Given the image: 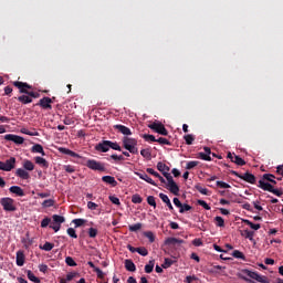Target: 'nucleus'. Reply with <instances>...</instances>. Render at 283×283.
I'll use <instances>...</instances> for the list:
<instances>
[{
    "label": "nucleus",
    "mask_w": 283,
    "mask_h": 283,
    "mask_svg": "<svg viewBox=\"0 0 283 283\" xmlns=\"http://www.w3.org/2000/svg\"><path fill=\"white\" fill-rule=\"evenodd\" d=\"M158 171L163 172V176L166 177L167 180V189H169L170 193H174V196H178L180 192V187H178V184L174 181V177L171 174H169V167L165 165V163L159 161L157 164Z\"/></svg>",
    "instance_id": "f257e3e1"
},
{
    "label": "nucleus",
    "mask_w": 283,
    "mask_h": 283,
    "mask_svg": "<svg viewBox=\"0 0 283 283\" xmlns=\"http://www.w3.org/2000/svg\"><path fill=\"white\" fill-rule=\"evenodd\" d=\"M123 145L129 154H138V148L136 147L138 145V140L135 138L124 137Z\"/></svg>",
    "instance_id": "f03ea898"
},
{
    "label": "nucleus",
    "mask_w": 283,
    "mask_h": 283,
    "mask_svg": "<svg viewBox=\"0 0 283 283\" xmlns=\"http://www.w3.org/2000/svg\"><path fill=\"white\" fill-rule=\"evenodd\" d=\"M0 205L3 207L4 211H17V205L14 199L6 197L0 200Z\"/></svg>",
    "instance_id": "7ed1b4c3"
},
{
    "label": "nucleus",
    "mask_w": 283,
    "mask_h": 283,
    "mask_svg": "<svg viewBox=\"0 0 283 283\" xmlns=\"http://www.w3.org/2000/svg\"><path fill=\"white\" fill-rule=\"evenodd\" d=\"M148 127L149 129H153L154 132H156L157 134H160L161 136H167L169 134V132H167V128H165V125L160 122H154Z\"/></svg>",
    "instance_id": "20e7f679"
},
{
    "label": "nucleus",
    "mask_w": 283,
    "mask_h": 283,
    "mask_svg": "<svg viewBox=\"0 0 283 283\" xmlns=\"http://www.w3.org/2000/svg\"><path fill=\"white\" fill-rule=\"evenodd\" d=\"M86 167H88V169H92L93 171H105V165L94 159H88L86 161Z\"/></svg>",
    "instance_id": "39448f33"
},
{
    "label": "nucleus",
    "mask_w": 283,
    "mask_h": 283,
    "mask_svg": "<svg viewBox=\"0 0 283 283\" xmlns=\"http://www.w3.org/2000/svg\"><path fill=\"white\" fill-rule=\"evenodd\" d=\"M245 275H248V277H251V280H255V282L269 283V277L260 275L256 272L247 270Z\"/></svg>",
    "instance_id": "423d86ee"
},
{
    "label": "nucleus",
    "mask_w": 283,
    "mask_h": 283,
    "mask_svg": "<svg viewBox=\"0 0 283 283\" xmlns=\"http://www.w3.org/2000/svg\"><path fill=\"white\" fill-rule=\"evenodd\" d=\"M245 275H248V277H251V280H255V282L269 283V277L260 275L256 272L247 270Z\"/></svg>",
    "instance_id": "0eeeda50"
},
{
    "label": "nucleus",
    "mask_w": 283,
    "mask_h": 283,
    "mask_svg": "<svg viewBox=\"0 0 283 283\" xmlns=\"http://www.w3.org/2000/svg\"><path fill=\"white\" fill-rule=\"evenodd\" d=\"M4 140H11V143H14L15 145H23V143H25V139L23 137L12 134L6 135Z\"/></svg>",
    "instance_id": "6e6552de"
},
{
    "label": "nucleus",
    "mask_w": 283,
    "mask_h": 283,
    "mask_svg": "<svg viewBox=\"0 0 283 283\" xmlns=\"http://www.w3.org/2000/svg\"><path fill=\"white\" fill-rule=\"evenodd\" d=\"M13 85L20 90L21 94H28V90H32V86L24 82H13Z\"/></svg>",
    "instance_id": "1a4fd4ad"
},
{
    "label": "nucleus",
    "mask_w": 283,
    "mask_h": 283,
    "mask_svg": "<svg viewBox=\"0 0 283 283\" xmlns=\"http://www.w3.org/2000/svg\"><path fill=\"white\" fill-rule=\"evenodd\" d=\"M42 109H52V98L50 97H43L38 103Z\"/></svg>",
    "instance_id": "9d476101"
},
{
    "label": "nucleus",
    "mask_w": 283,
    "mask_h": 283,
    "mask_svg": "<svg viewBox=\"0 0 283 283\" xmlns=\"http://www.w3.org/2000/svg\"><path fill=\"white\" fill-rule=\"evenodd\" d=\"M6 171H12L17 167V158L10 157L4 161Z\"/></svg>",
    "instance_id": "9b49d317"
},
{
    "label": "nucleus",
    "mask_w": 283,
    "mask_h": 283,
    "mask_svg": "<svg viewBox=\"0 0 283 283\" xmlns=\"http://www.w3.org/2000/svg\"><path fill=\"white\" fill-rule=\"evenodd\" d=\"M114 129L118 130L119 134H123L124 136H132V129H129L127 126L117 124L114 126Z\"/></svg>",
    "instance_id": "f8f14e48"
},
{
    "label": "nucleus",
    "mask_w": 283,
    "mask_h": 283,
    "mask_svg": "<svg viewBox=\"0 0 283 283\" xmlns=\"http://www.w3.org/2000/svg\"><path fill=\"white\" fill-rule=\"evenodd\" d=\"M165 244H167L168 247H177L180 244H185V241L182 239L168 238L166 239Z\"/></svg>",
    "instance_id": "ddd939ff"
},
{
    "label": "nucleus",
    "mask_w": 283,
    "mask_h": 283,
    "mask_svg": "<svg viewBox=\"0 0 283 283\" xmlns=\"http://www.w3.org/2000/svg\"><path fill=\"white\" fill-rule=\"evenodd\" d=\"M239 178H241V180H245V182H250V185H255V176L253 174L245 172L243 175H239Z\"/></svg>",
    "instance_id": "4468645a"
},
{
    "label": "nucleus",
    "mask_w": 283,
    "mask_h": 283,
    "mask_svg": "<svg viewBox=\"0 0 283 283\" xmlns=\"http://www.w3.org/2000/svg\"><path fill=\"white\" fill-rule=\"evenodd\" d=\"M15 176H18V178H21L22 180L30 179V172H28V170L24 168H18L15 170Z\"/></svg>",
    "instance_id": "2eb2a0df"
},
{
    "label": "nucleus",
    "mask_w": 283,
    "mask_h": 283,
    "mask_svg": "<svg viewBox=\"0 0 283 283\" xmlns=\"http://www.w3.org/2000/svg\"><path fill=\"white\" fill-rule=\"evenodd\" d=\"M9 191H10V193H14L15 196H19L20 198H23V196H25V192L19 186L10 187Z\"/></svg>",
    "instance_id": "dca6fc26"
},
{
    "label": "nucleus",
    "mask_w": 283,
    "mask_h": 283,
    "mask_svg": "<svg viewBox=\"0 0 283 283\" xmlns=\"http://www.w3.org/2000/svg\"><path fill=\"white\" fill-rule=\"evenodd\" d=\"M60 154H65L66 156H71L72 158H81V156L69 148L60 147L59 148Z\"/></svg>",
    "instance_id": "f3484780"
},
{
    "label": "nucleus",
    "mask_w": 283,
    "mask_h": 283,
    "mask_svg": "<svg viewBox=\"0 0 283 283\" xmlns=\"http://www.w3.org/2000/svg\"><path fill=\"white\" fill-rule=\"evenodd\" d=\"M97 151H109V140H104L96 146Z\"/></svg>",
    "instance_id": "a211bd4d"
},
{
    "label": "nucleus",
    "mask_w": 283,
    "mask_h": 283,
    "mask_svg": "<svg viewBox=\"0 0 283 283\" xmlns=\"http://www.w3.org/2000/svg\"><path fill=\"white\" fill-rule=\"evenodd\" d=\"M25 264V254H23V251L17 252V265L23 266Z\"/></svg>",
    "instance_id": "6ab92c4d"
},
{
    "label": "nucleus",
    "mask_w": 283,
    "mask_h": 283,
    "mask_svg": "<svg viewBox=\"0 0 283 283\" xmlns=\"http://www.w3.org/2000/svg\"><path fill=\"white\" fill-rule=\"evenodd\" d=\"M103 182H106V185H112V187H116L118 185V181L112 176H104L102 177Z\"/></svg>",
    "instance_id": "aec40b11"
},
{
    "label": "nucleus",
    "mask_w": 283,
    "mask_h": 283,
    "mask_svg": "<svg viewBox=\"0 0 283 283\" xmlns=\"http://www.w3.org/2000/svg\"><path fill=\"white\" fill-rule=\"evenodd\" d=\"M159 198L160 200H163V202H165L168 207V209H170V211H174V206L171 205V200H169V197L165 193H159Z\"/></svg>",
    "instance_id": "412c9836"
},
{
    "label": "nucleus",
    "mask_w": 283,
    "mask_h": 283,
    "mask_svg": "<svg viewBox=\"0 0 283 283\" xmlns=\"http://www.w3.org/2000/svg\"><path fill=\"white\" fill-rule=\"evenodd\" d=\"M22 167L27 171H34V163H32L30 159H24Z\"/></svg>",
    "instance_id": "4be33fe9"
},
{
    "label": "nucleus",
    "mask_w": 283,
    "mask_h": 283,
    "mask_svg": "<svg viewBox=\"0 0 283 283\" xmlns=\"http://www.w3.org/2000/svg\"><path fill=\"white\" fill-rule=\"evenodd\" d=\"M259 187L260 189H263V191H271V189H273V186L264 181V179L259 180Z\"/></svg>",
    "instance_id": "5701e85b"
},
{
    "label": "nucleus",
    "mask_w": 283,
    "mask_h": 283,
    "mask_svg": "<svg viewBox=\"0 0 283 283\" xmlns=\"http://www.w3.org/2000/svg\"><path fill=\"white\" fill-rule=\"evenodd\" d=\"M32 154H41L42 156H45V150H43V146L40 144H35L31 148Z\"/></svg>",
    "instance_id": "b1692460"
},
{
    "label": "nucleus",
    "mask_w": 283,
    "mask_h": 283,
    "mask_svg": "<svg viewBox=\"0 0 283 283\" xmlns=\"http://www.w3.org/2000/svg\"><path fill=\"white\" fill-rule=\"evenodd\" d=\"M34 160L36 165H39L40 167H44V169H48V167H50L48 160H45V158L43 157H35Z\"/></svg>",
    "instance_id": "393cba45"
},
{
    "label": "nucleus",
    "mask_w": 283,
    "mask_h": 283,
    "mask_svg": "<svg viewBox=\"0 0 283 283\" xmlns=\"http://www.w3.org/2000/svg\"><path fill=\"white\" fill-rule=\"evenodd\" d=\"M137 176H139V178H140L142 180H145V181L148 182L149 185H153L154 187H156L155 181H154L149 176H147V174L137 172Z\"/></svg>",
    "instance_id": "a878e982"
},
{
    "label": "nucleus",
    "mask_w": 283,
    "mask_h": 283,
    "mask_svg": "<svg viewBox=\"0 0 283 283\" xmlns=\"http://www.w3.org/2000/svg\"><path fill=\"white\" fill-rule=\"evenodd\" d=\"M125 269L126 271H130L134 272L136 271V264H134V262L129 259L125 260Z\"/></svg>",
    "instance_id": "bb28decb"
},
{
    "label": "nucleus",
    "mask_w": 283,
    "mask_h": 283,
    "mask_svg": "<svg viewBox=\"0 0 283 283\" xmlns=\"http://www.w3.org/2000/svg\"><path fill=\"white\" fill-rule=\"evenodd\" d=\"M18 101L23 105H28V103H32V97H30L29 95H21L18 97Z\"/></svg>",
    "instance_id": "cd10ccee"
},
{
    "label": "nucleus",
    "mask_w": 283,
    "mask_h": 283,
    "mask_svg": "<svg viewBox=\"0 0 283 283\" xmlns=\"http://www.w3.org/2000/svg\"><path fill=\"white\" fill-rule=\"evenodd\" d=\"M53 222L54 224H63V222H65V217L63 216H59V214H53Z\"/></svg>",
    "instance_id": "c85d7f7f"
},
{
    "label": "nucleus",
    "mask_w": 283,
    "mask_h": 283,
    "mask_svg": "<svg viewBox=\"0 0 283 283\" xmlns=\"http://www.w3.org/2000/svg\"><path fill=\"white\" fill-rule=\"evenodd\" d=\"M184 139L186 142V145H193V140H196V137L191 134H188L184 136Z\"/></svg>",
    "instance_id": "c756f323"
},
{
    "label": "nucleus",
    "mask_w": 283,
    "mask_h": 283,
    "mask_svg": "<svg viewBox=\"0 0 283 283\" xmlns=\"http://www.w3.org/2000/svg\"><path fill=\"white\" fill-rule=\"evenodd\" d=\"M27 275H28V277L31 282H34V283H40L41 282V280H39V277H36L34 275V273H32V271H30V270L28 271Z\"/></svg>",
    "instance_id": "7c9ffc66"
},
{
    "label": "nucleus",
    "mask_w": 283,
    "mask_h": 283,
    "mask_svg": "<svg viewBox=\"0 0 283 283\" xmlns=\"http://www.w3.org/2000/svg\"><path fill=\"white\" fill-rule=\"evenodd\" d=\"M128 229L132 232L140 231L143 229V223H135L133 226H129Z\"/></svg>",
    "instance_id": "2f4dec72"
},
{
    "label": "nucleus",
    "mask_w": 283,
    "mask_h": 283,
    "mask_svg": "<svg viewBox=\"0 0 283 283\" xmlns=\"http://www.w3.org/2000/svg\"><path fill=\"white\" fill-rule=\"evenodd\" d=\"M244 223L248 224V227H250L251 229H253L254 231H258L260 229V223H253L249 220H244Z\"/></svg>",
    "instance_id": "473e14b6"
},
{
    "label": "nucleus",
    "mask_w": 283,
    "mask_h": 283,
    "mask_svg": "<svg viewBox=\"0 0 283 283\" xmlns=\"http://www.w3.org/2000/svg\"><path fill=\"white\" fill-rule=\"evenodd\" d=\"M154 260L149 261V263L145 265V273H151L154 271Z\"/></svg>",
    "instance_id": "72a5a7b5"
},
{
    "label": "nucleus",
    "mask_w": 283,
    "mask_h": 283,
    "mask_svg": "<svg viewBox=\"0 0 283 283\" xmlns=\"http://www.w3.org/2000/svg\"><path fill=\"white\" fill-rule=\"evenodd\" d=\"M263 180H268V182H273V185H275V176H273L272 174H265L263 175Z\"/></svg>",
    "instance_id": "f704fd0d"
},
{
    "label": "nucleus",
    "mask_w": 283,
    "mask_h": 283,
    "mask_svg": "<svg viewBox=\"0 0 283 283\" xmlns=\"http://www.w3.org/2000/svg\"><path fill=\"white\" fill-rule=\"evenodd\" d=\"M235 165H239L240 167H244V165H247V161H244V159H242L240 156H234V161Z\"/></svg>",
    "instance_id": "c9c22d12"
},
{
    "label": "nucleus",
    "mask_w": 283,
    "mask_h": 283,
    "mask_svg": "<svg viewBox=\"0 0 283 283\" xmlns=\"http://www.w3.org/2000/svg\"><path fill=\"white\" fill-rule=\"evenodd\" d=\"M42 207L44 209H48L49 207H54V199H46L42 202Z\"/></svg>",
    "instance_id": "e433bc0d"
},
{
    "label": "nucleus",
    "mask_w": 283,
    "mask_h": 283,
    "mask_svg": "<svg viewBox=\"0 0 283 283\" xmlns=\"http://www.w3.org/2000/svg\"><path fill=\"white\" fill-rule=\"evenodd\" d=\"M132 202H134V205H140V202H143V198L140 197V195H134L132 197Z\"/></svg>",
    "instance_id": "4c0bfd02"
},
{
    "label": "nucleus",
    "mask_w": 283,
    "mask_h": 283,
    "mask_svg": "<svg viewBox=\"0 0 283 283\" xmlns=\"http://www.w3.org/2000/svg\"><path fill=\"white\" fill-rule=\"evenodd\" d=\"M144 235H145V238H148L149 242H155V240H156V237L154 235V232H151V231L144 232Z\"/></svg>",
    "instance_id": "58836bf2"
},
{
    "label": "nucleus",
    "mask_w": 283,
    "mask_h": 283,
    "mask_svg": "<svg viewBox=\"0 0 283 283\" xmlns=\"http://www.w3.org/2000/svg\"><path fill=\"white\" fill-rule=\"evenodd\" d=\"M65 263L67 264V266H76V261H74L72 256H66Z\"/></svg>",
    "instance_id": "ea45409f"
},
{
    "label": "nucleus",
    "mask_w": 283,
    "mask_h": 283,
    "mask_svg": "<svg viewBox=\"0 0 283 283\" xmlns=\"http://www.w3.org/2000/svg\"><path fill=\"white\" fill-rule=\"evenodd\" d=\"M108 145H109V149H115V151H120V146L118 145V143H113L108 140Z\"/></svg>",
    "instance_id": "a19ab883"
},
{
    "label": "nucleus",
    "mask_w": 283,
    "mask_h": 283,
    "mask_svg": "<svg viewBox=\"0 0 283 283\" xmlns=\"http://www.w3.org/2000/svg\"><path fill=\"white\" fill-rule=\"evenodd\" d=\"M198 205H200V207H203V209H206V211H211V207L205 200H198Z\"/></svg>",
    "instance_id": "79ce46f5"
},
{
    "label": "nucleus",
    "mask_w": 283,
    "mask_h": 283,
    "mask_svg": "<svg viewBox=\"0 0 283 283\" xmlns=\"http://www.w3.org/2000/svg\"><path fill=\"white\" fill-rule=\"evenodd\" d=\"M233 258H237L238 260H244V254L240 252L239 250H234L232 253Z\"/></svg>",
    "instance_id": "37998d69"
},
{
    "label": "nucleus",
    "mask_w": 283,
    "mask_h": 283,
    "mask_svg": "<svg viewBox=\"0 0 283 283\" xmlns=\"http://www.w3.org/2000/svg\"><path fill=\"white\" fill-rule=\"evenodd\" d=\"M140 155L147 159L151 158V151H149V149H142Z\"/></svg>",
    "instance_id": "c03bdc74"
},
{
    "label": "nucleus",
    "mask_w": 283,
    "mask_h": 283,
    "mask_svg": "<svg viewBox=\"0 0 283 283\" xmlns=\"http://www.w3.org/2000/svg\"><path fill=\"white\" fill-rule=\"evenodd\" d=\"M41 249L43 251H52V249H54V244L50 243V242H45L43 247H41Z\"/></svg>",
    "instance_id": "a18cd8bd"
},
{
    "label": "nucleus",
    "mask_w": 283,
    "mask_h": 283,
    "mask_svg": "<svg viewBox=\"0 0 283 283\" xmlns=\"http://www.w3.org/2000/svg\"><path fill=\"white\" fill-rule=\"evenodd\" d=\"M88 235L90 238H96V235H98V230L96 228H90Z\"/></svg>",
    "instance_id": "49530a36"
},
{
    "label": "nucleus",
    "mask_w": 283,
    "mask_h": 283,
    "mask_svg": "<svg viewBox=\"0 0 283 283\" xmlns=\"http://www.w3.org/2000/svg\"><path fill=\"white\" fill-rule=\"evenodd\" d=\"M137 253H139V255H143L144 258L149 255V251H147L146 248H137Z\"/></svg>",
    "instance_id": "de8ad7c7"
},
{
    "label": "nucleus",
    "mask_w": 283,
    "mask_h": 283,
    "mask_svg": "<svg viewBox=\"0 0 283 283\" xmlns=\"http://www.w3.org/2000/svg\"><path fill=\"white\" fill-rule=\"evenodd\" d=\"M21 134H25L27 136H39V133H36V132H30V130H28L27 128H22L21 130Z\"/></svg>",
    "instance_id": "09e8293b"
},
{
    "label": "nucleus",
    "mask_w": 283,
    "mask_h": 283,
    "mask_svg": "<svg viewBox=\"0 0 283 283\" xmlns=\"http://www.w3.org/2000/svg\"><path fill=\"white\" fill-rule=\"evenodd\" d=\"M217 187H220L221 189H231V186L224 181H217Z\"/></svg>",
    "instance_id": "8fccbe9b"
},
{
    "label": "nucleus",
    "mask_w": 283,
    "mask_h": 283,
    "mask_svg": "<svg viewBox=\"0 0 283 283\" xmlns=\"http://www.w3.org/2000/svg\"><path fill=\"white\" fill-rule=\"evenodd\" d=\"M199 164V161H188L186 165V169H193L195 167H198Z\"/></svg>",
    "instance_id": "3c124183"
},
{
    "label": "nucleus",
    "mask_w": 283,
    "mask_h": 283,
    "mask_svg": "<svg viewBox=\"0 0 283 283\" xmlns=\"http://www.w3.org/2000/svg\"><path fill=\"white\" fill-rule=\"evenodd\" d=\"M67 235H70V238H78V235L76 234V230H74V228H69L67 229Z\"/></svg>",
    "instance_id": "603ef678"
},
{
    "label": "nucleus",
    "mask_w": 283,
    "mask_h": 283,
    "mask_svg": "<svg viewBox=\"0 0 283 283\" xmlns=\"http://www.w3.org/2000/svg\"><path fill=\"white\" fill-rule=\"evenodd\" d=\"M214 221L217 227H224V219H222V217H216Z\"/></svg>",
    "instance_id": "864d4df0"
},
{
    "label": "nucleus",
    "mask_w": 283,
    "mask_h": 283,
    "mask_svg": "<svg viewBox=\"0 0 283 283\" xmlns=\"http://www.w3.org/2000/svg\"><path fill=\"white\" fill-rule=\"evenodd\" d=\"M199 158H201V160L211 161V155H208L207 153H199Z\"/></svg>",
    "instance_id": "5fc2aeb1"
},
{
    "label": "nucleus",
    "mask_w": 283,
    "mask_h": 283,
    "mask_svg": "<svg viewBox=\"0 0 283 283\" xmlns=\"http://www.w3.org/2000/svg\"><path fill=\"white\" fill-rule=\"evenodd\" d=\"M147 202L148 205H150V207H154V209H156V198H154V196H149L147 198Z\"/></svg>",
    "instance_id": "6e6d98bb"
},
{
    "label": "nucleus",
    "mask_w": 283,
    "mask_h": 283,
    "mask_svg": "<svg viewBox=\"0 0 283 283\" xmlns=\"http://www.w3.org/2000/svg\"><path fill=\"white\" fill-rule=\"evenodd\" d=\"M85 219H74L73 220V224H75V227H83V224L85 223Z\"/></svg>",
    "instance_id": "4d7b16f0"
},
{
    "label": "nucleus",
    "mask_w": 283,
    "mask_h": 283,
    "mask_svg": "<svg viewBox=\"0 0 283 283\" xmlns=\"http://www.w3.org/2000/svg\"><path fill=\"white\" fill-rule=\"evenodd\" d=\"M185 211H191V206H189L187 203H185V205L181 203L179 212L185 213Z\"/></svg>",
    "instance_id": "13d9d810"
},
{
    "label": "nucleus",
    "mask_w": 283,
    "mask_h": 283,
    "mask_svg": "<svg viewBox=\"0 0 283 283\" xmlns=\"http://www.w3.org/2000/svg\"><path fill=\"white\" fill-rule=\"evenodd\" d=\"M171 264H174V261L171 259H165V262L161 266H163V269H169V266H171Z\"/></svg>",
    "instance_id": "bf43d9fd"
},
{
    "label": "nucleus",
    "mask_w": 283,
    "mask_h": 283,
    "mask_svg": "<svg viewBox=\"0 0 283 283\" xmlns=\"http://www.w3.org/2000/svg\"><path fill=\"white\" fill-rule=\"evenodd\" d=\"M64 170L67 174H74V171H76V168H74V166H72V165H66V166H64Z\"/></svg>",
    "instance_id": "052dcab7"
},
{
    "label": "nucleus",
    "mask_w": 283,
    "mask_h": 283,
    "mask_svg": "<svg viewBox=\"0 0 283 283\" xmlns=\"http://www.w3.org/2000/svg\"><path fill=\"white\" fill-rule=\"evenodd\" d=\"M87 208L91 209V211H96V209H98V205H96L93 201H88L87 202Z\"/></svg>",
    "instance_id": "680f3d73"
},
{
    "label": "nucleus",
    "mask_w": 283,
    "mask_h": 283,
    "mask_svg": "<svg viewBox=\"0 0 283 283\" xmlns=\"http://www.w3.org/2000/svg\"><path fill=\"white\" fill-rule=\"evenodd\" d=\"M95 273L97 274V277L99 280H103L105 277V273L99 268H95Z\"/></svg>",
    "instance_id": "e2e57ef3"
},
{
    "label": "nucleus",
    "mask_w": 283,
    "mask_h": 283,
    "mask_svg": "<svg viewBox=\"0 0 283 283\" xmlns=\"http://www.w3.org/2000/svg\"><path fill=\"white\" fill-rule=\"evenodd\" d=\"M108 198H109L111 202H113V205H117V206L120 205V199H118V197L109 196Z\"/></svg>",
    "instance_id": "0e129e2a"
},
{
    "label": "nucleus",
    "mask_w": 283,
    "mask_h": 283,
    "mask_svg": "<svg viewBox=\"0 0 283 283\" xmlns=\"http://www.w3.org/2000/svg\"><path fill=\"white\" fill-rule=\"evenodd\" d=\"M143 138H145L146 140H150V143H157V139H156V137H155L154 135H147V134H145V135L143 136Z\"/></svg>",
    "instance_id": "69168bd1"
},
{
    "label": "nucleus",
    "mask_w": 283,
    "mask_h": 283,
    "mask_svg": "<svg viewBox=\"0 0 283 283\" xmlns=\"http://www.w3.org/2000/svg\"><path fill=\"white\" fill-rule=\"evenodd\" d=\"M50 222H52V220L50 218H44L42 221H41V227L42 229H45V227H48L50 224Z\"/></svg>",
    "instance_id": "338daca9"
},
{
    "label": "nucleus",
    "mask_w": 283,
    "mask_h": 283,
    "mask_svg": "<svg viewBox=\"0 0 283 283\" xmlns=\"http://www.w3.org/2000/svg\"><path fill=\"white\" fill-rule=\"evenodd\" d=\"M242 235H244V238H248V240H253V232L245 230Z\"/></svg>",
    "instance_id": "774afa93"
}]
</instances>
